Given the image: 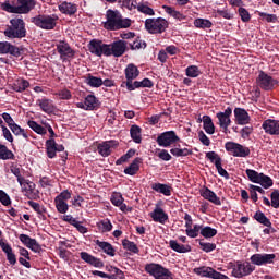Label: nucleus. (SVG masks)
Instances as JSON below:
<instances>
[{
	"label": "nucleus",
	"mask_w": 279,
	"mask_h": 279,
	"mask_svg": "<svg viewBox=\"0 0 279 279\" xmlns=\"http://www.w3.org/2000/svg\"><path fill=\"white\" fill-rule=\"evenodd\" d=\"M132 25L131 19H123L119 11L111 9L106 12V22L102 23V27L109 32H117L120 29H128Z\"/></svg>",
	"instance_id": "f257e3e1"
},
{
	"label": "nucleus",
	"mask_w": 279,
	"mask_h": 279,
	"mask_svg": "<svg viewBox=\"0 0 279 279\" xmlns=\"http://www.w3.org/2000/svg\"><path fill=\"white\" fill-rule=\"evenodd\" d=\"M10 26H7V29L3 31L9 39H22L27 37V28L25 27V22L23 19H11Z\"/></svg>",
	"instance_id": "f03ea898"
},
{
	"label": "nucleus",
	"mask_w": 279,
	"mask_h": 279,
	"mask_svg": "<svg viewBox=\"0 0 279 279\" xmlns=\"http://www.w3.org/2000/svg\"><path fill=\"white\" fill-rule=\"evenodd\" d=\"M59 16L56 14H38L31 17V24L44 31H52L58 26Z\"/></svg>",
	"instance_id": "7ed1b4c3"
},
{
	"label": "nucleus",
	"mask_w": 279,
	"mask_h": 279,
	"mask_svg": "<svg viewBox=\"0 0 279 279\" xmlns=\"http://www.w3.org/2000/svg\"><path fill=\"white\" fill-rule=\"evenodd\" d=\"M144 27L150 35H161L169 28V22L166 19H146Z\"/></svg>",
	"instance_id": "20e7f679"
},
{
	"label": "nucleus",
	"mask_w": 279,
	"mask_h": 279,
	"mask_svg": "<svg viewBox=\"0 0 279 279\" xmlns=\"http://www.w3.org/2000/svg\"><path fill=\"white\" fill-rule=\"evenodd\" d=\"M35 5L36 3L33 1L19 2V5H12L10 2H3L0 8H2L7 13L28 14Z\"/></svg>",
	"instance_id": "39448f33"
},
{
	"label": "nucleus",
	"mask_w": 279,
	"mask_h": 279,
	"mask_svg": "<svg viewBox=\"0 0 279 279\" xmlns=\"http://www.w3.org/2000/svg\"><path fill=\"white\" fill-rule=\"evenodd\" d=\"M144 270L155 279H173L172 271L157 263L147 264Z\"/></svg>",
	"instance_id": "423d86ee"
},
{
	"label": "nucleus",
	"mask_w": 279,
	"mask_h": 279,
	"mask_svg": "<svg viewBox=\"0 0 279 279\" xmlns=\"http://www.w3.org/2000/svg\"><path fill=\"white\" fill-rule=\"evenodd\" d=\"M255 84L258 88L265 92H271L277 86H279V81H277V78H274L272 76H269L268 73H265L263 70H260L258 71L257 78H255Z\"/></svg>",
	"instance_id": "0eeeda50"
},
{
	"label": "nucleus",
	"mask_w": 279,
	"mask_h": 279,
	"mask_svg": "<svg viewBox=\"0 0 279 279\" xmlns=\"http://www.w3.org/2000/svg\"><path fill=\"white\" fill-rule=\"evenodd\" d=\"M89 52L95 57H111V51L108 44H104L102 40L92 39L87 45Z\"/></svg>",
	"instance_id": "6e6552de"
},
{
	"label": "nucleus",
	"mask_w": 279,
	"mask_h": 279,
	"mask_svg": "<svg viewBox=\"0 0 279 279\" xmlns=\"http://www.w3.org/2000/svg\"><path fill=\"white\" fill-rule=\"evenodd\" d=\"M225 150L233 157L238 158H246L250 156L251 150L248 147L240 145L235 142H227L225 143Z\"/></svg>",
	"instance_id": "1a4fd4ad"
},
{
	"label": "nucleus",
	"mask_w": 279,
	"mask_h": 279,
	"mask_svg": "<svg viewBox=\"0 0 279 279\" xmlns=\"http://www.w3.org/2000/svg\"><path fill=\"white\" fill-rule=\"evenodd\" d=\"M179 142L180 137L177 135L175 131H166L156 137L158 146L163 148H169Z\"/></svg>",
	"instance_id": "9d476101"
},
{
	"label": "nucleus",
	"mask_w": 279,
	"mask_h": 279,
	"mask_svg": "<svg viewBox=\"0 0 279 279\" xmlns=\"http://www.w3.org/2000/svg\"><path fill=\"white\" fill-rule=\"evenodd\" d=\"M255 270L256 267L252 263L238 260L233 268V276L235 279H243L246 276H251Z\"/></svg>",
	"instance_id": "9b49d317"
},
{
	"label": "nucleus",
	"mask_w": 279,
	"mask_h": 279,
	"mask_svg": "<svg viewBox=\"0 0 279 279\" xmlns=\"http://www.w3.org/2000/svg\"><path fill=\"white\" fill-rule=\"evenodd\" d=\"M121 88L128 89V92H135L138 88H151L154 87V82L149 78H144L143 81H122L120 84Z\"/></svg>",
	"instance_id": "f8f14e48"
},
{
	"label": "nucleus",
	"mask_w": 279,
	"mask_h": 279,
	"mask_svg": "<svg viewBox=\"0 0 279 279\" xmlns=\"http://www.w3.org/2000/svg\"><path fill=\"white\" fill-rule=\"evenodd\" d=\"M194 274H196L197 276H201L202 278H207V279H230L226 275L207 266L194 268Z\"/></svg>",
	"instance_id": "ddd939ff"
},
{
	"label": "nucleus",
	"mask_w": 279,
	"mask_h": 279,
	"mask_svg": "<svg viewBox=\"0 0 279 279\" xmlns=\"http://www.w3.org/2000/svg\"><path fill=\"white\" fill-rule=\"evenodd\" d=\"M275 259H276V254H267V253H264V254L256 253L254 255H251L250 257L251 265H255L258 267L272 265L275 264Z\"/></svg>",
	"instance_id": "4468645a"
},
{
	"label": "nucleus",
	"mask_w": 279,
	"mask_h": 279,
	"mask_svg": "<svg viewBox=\"0 0 279 279\" xmlns=\"http://www.w3.org/2000/svg\"><path fill=\"white\" fill-rule=\"evenodd\" d=\"M233 113V109L231 107H228L225 109V111H220L216 113V118L219 121L218 124L220 129L223 130L225 133L229 130V126L231 125V114Z\"/></svg>",
	"instance_id": "2eb2a0df"
},
{
	"label": "nucleus",
	"mask_w": 279,
	"mask_h": 279,
	"mask_svg": "<svg viewBox=\"0 0 279 279\" xmlns=\"http://www.w3.org/2000/svg\"><path fill=\"white\" fill-rule=\"evenodd\" d=\"M122 8H128L129 10H135L137 9V12L144 13L147 16H155V11L148 5H144L143 3L138 2H131V1H122Z\"/></svg>",
	"instance_id": "dca6fc26"
},
{
	"label": "nucleus",
	"mask_w": 279,
	"mask_h": 279,
	"mask_svg": "<svg viewBox=\"0 0 279 279\" xmlns=\"http://www.w3.org/2000/svg\"><path fill=\"white\" fill-rule=\"evenodd\" d=\"M57 52L60 54V59L63 60V62L66 61V59H74L75 56L74 49L64 40L57 44Z\"/></svg>",
	"instance_id": "f3484780"
},
{
	"label": "nucleus",
	"mask_w": 279,
	"mask_h": 279,
	"mask_svg": "<svg viewBox=\"0 0 279 279\" xmlns=\"http://www.w3.org/2000/svg\"><path fill=\"white\" fill-rule=\"evenodd\" d=\"M110 56L120 58L126 52L128 43L125 40H116L112 44H109Z\"/></svg>",
	"instance_id": "a211bd4d"
},
{
	"label": "nucleus",
	"mask_w": 279,
	"mask_h": 279,
	"mask_svg": "<svg viewBox=\"0 0 279 279\" xmlns=\"http://www.w3.org/2000/svg\"><path fill=\"white\" fill-rule=\"evenodd\" d=\"M262 130L268 135L279 136V120L266 119L264 123H262Z\"/></svg>",
	"instance_id": "6ab92c4d"
},
{
	"label": "nucleus",
	"mask_w": 279,
	"mask_h": 279,
	"mask_svg": "<svg viewBox=\"0 0 279 279\" xmlns=\"http://www.w3.org/2000/svg\"><path fill=\"white\" fill-rule=\"evenodd\" d=\"M19 240L23 243L26 248L33 251L34 253L43 252V246L36 241V239L29 238L27 234L19 235Z\"/></svg>",
	"instance_id": "aec40b11"
},
{
	"label": "nucleus",
	"mask_w": 279,
	"mask_h": 279,
	"mask_svg": "<svg viewBox=\"0 0 279 279\" xmlns=\"http://www.w3.org/2000/svg\"><path fill=\"white\" fill-rule=\"evenodd\" d=\"M11 54L15 58L21 57V49L9 41H0V56Z\"/></svg>",
	"instance_id": "412c9836"
},
{
	"label": "nucleus",
	"mask_w": 279,
	"mask_h": 279,
	"mask_svg": "<svg viewBox=\"0 0 279 279\" xmlns=\"http://www.w3.org/2000/svg\"><path fill=\"white\" fill-rule=\"evenodd\" d=\"M80 258L85 262L87 265H90L94 268L101 269L105 267L104 260L98 257L90 255L88 252L80 253Z\"/></svg>",
	"instance_id": "4be33fe9"
},
{
	"label": "nucleus",
	"mask_w": 279,
	"mask_h": 279,
	"mask_svg": "<svg viewBox=\"0 0 279 279\" xmlns=\"http://www.w3.org/2000/svg\"><path fill=\"white\" fill-rule=\"evenodd\" d=\"M119 146L117 141H105L101 144H98L97 151L101 155V157H109L112 153V148Z\"/></svg>",
	"instance_id": "5701e85b"
},
{
	"label": "nucleus",
	"mask_w": 279,
	"mask_h": 279,
	"mask_svg": "<svg viewBox=\"0 0 279 279\" xmlns=\"http://www.w3.org/2000/svg\"><path fill=\"white\" fill-rule=\"evenodd\" d=\"M201 196L204 197V199H207L209 203H211L215 206L222 205L221 198L218 197V195H216V193L208 187H204V190L201 191Z\"/></svg>",
	"instance_id": "b1692460"
},
{
	"label": "nucleus",
	"mask_w": 279,
	"mask_h": 279,
	"mask_svg": "<svg viewBox=\"0 0 279 279\" xmlns=\"http://www.w3.org/2000/svg\"><path fill=\"white\" fill-rule=\"evenodd\" d=\"M0 248L3 253L7 254V260L10 263V265L15 266L16 265V255L13 253V248L9 243H5V241L0 240Z\"/></svg>",
	"instance_id": "393cba45"
},
{
	"label": "nucleus",
	"mask_w": 279,
	"mask_h": 279,
	"mask_svg": "<svg viewBox=\"0 0 279 279\" xmlns=\"http://www.w3.org/2000/svg\"><path fill=\"white\" fill-rule=\"evenodd\" d=\"M235 123L239 125L250 124V114L244 108L234 109Z\"/></svg>",
	"instance_id": "a878e982"
},
{
	"label": "nucleus",
	"mask_w": 279,
	"mask_h": 279,
	"mask_svg": "<svg viewBox=\"0 0 279 279\" xmlns=\"http://www.w3.org/2000/svg\"><path fill=\"white\" fill-rule=\"evenodd\" d=\"M150 218L155 221V222H159L161 225H165L166 221L169 220V215L166 214V211L156 206V208L154 209V211L150 213Z\"/></svg>",
	"instance_id": "bb28decb"
},
{
	"label": "nucleus",
	"mask_w": 279,
	"mask_h": 279,
	"mask_svg": "<svg viewBox=\"0 0 279 279\" xmlns=\"http://www.w3.org/2000/svg\"><path fill=\"white\" fill-rule=\"evenodd\" d=\"M124 75H125V81L123 82L135 81L136 77L140 76V70L134 63H131L125 68Z\"/></svg>",
	"instance_id": "cd10ccee"
},
{
	"label": "nucleus",
	"mask_w": 279,
	"mask_h": 279,
	"mask_svg": "<svg viewBox=\"0 0 279 279\" xmlns=\"http://www.w3.org/2000/svg\"><path fill=\"white\" fill-rule=\"evenodd\" d=\"M36 105L40 107V110L47 114L54 112V105L52 104V100H49L48 98L38 99Z\"/></svg>",
	"instance_id": "c85d7f7f"
},
{
	"label": "nucleus",
	"mask_w": 279,
	"mask_h": 279,
	"mask_svg": "<svg viewBox=\"0 0 279 279\" xmlns=\"http://www.w3.org/2000/svg\"><path fill=\"white\" fill-rule=\"evenodd\" d=\"M151 190L159 194H163L166 197H170L172 195V186L169 184L154 183L150 185Z\"/></svg>",
	"instance_id": "c756f323"
},
{
	"label": "nucleus",
	"mask_w": 279,
	"mask_h": 279,
	"mask_svg": "<svg viewBox=\"0 0 279 279\" xmlns=\"http://www.w3.org/2000/svg\"><path fill=\"white\" fill-rule=\"evenodd\" d=\"M143 163L142 157H136L133 159L131 166L124 169V174L125 175H135L140 171V165Z\"/></svg>",
	"instance_id": "7c9ffc66"
},
{
	"label": "nucleus",
	"mask_w": 279,
	"mask_h": 279,
	"mask_svg": "<svg viewBox=\"0 0 279 279\" xmlns=\"http://www.w3.org/2000/svg\"><path fill=\"white\" fill-rule=\"evenodd\" d=\"M59 10L61 13L72 16L77 12V5L72 2L64 1L59 5Z\"/></svg>",
	"instance_id": "2f4dec72"
},
{
	"label": "nucleus",
	"mask_w": 279,
	"mask_h": 279,
	"mask_svg": "<svg viewBox=\"0 0 279 279\" xmlns=\"http://www.w3.org/2000/svg\"><path fill=\"white\" fill-rule=\"evenodd\" d=\"M169 246L173 252H177L179 254H185L192 252V246L191 245H184V244H179L175 240H170Z\"/></svg>",
	"instance_id": "473e14b6"
},
{
	"label": "nucleus",
	"mask_w": 279,
	"mask_h": 279,
	"mask_svg": "<svg viewBox=\"0 0 279 279\" xmlns=\"http://www.w3.org/2000/svg\"><path fill=\"white\" fill-rule=\"evenodd\" d=\"M95 244L102 250L109 257H114L116 256V248H113L112 244L106 241H100L97 240L95 241Z\"/></svg>",
	"instance_id": "72a5a7b5"
},
{
	"label": "nucleus",
	"mask_w": 279,
	"mask_h": 279,
	"mask_svg": "<svg viewBox=\"0 0 279 279\" xmlns=\"http://www.w3.org/2000/svg\"><path fill=\"white\" fill-rule=\"evenodd\" d=\"M29 87V82L25 78H17L14 81L13 90L15 93H24Z\"/></svg>",
	"instance_id": "f704fd0d"
},
{
	"label": "nucleus",
	"mask_w": 279,
	"mask_h": 279,
	"mask_svg": "<svg viewBox=\"0 0 279 279\" xmlns=\"http://www.w3.org/2000/svg\"><path fill=\"white\" fill-rule=\"evenodd\" d=\"M58 150H56V141L54 138H49L46 141V155L49 159H54Z\"/></svg>",
	"instance_id": "c9c22d12"
},
{
	"label": "nucleus",
	"mask_w": 279,
	"mask_h": 279,
	"mask_svg": "<svg viewBox=\"0 0 279 279\" xmlns=\"http://www.w3.org/2000/svg\"><path fill=\"white\" fill-rule=\"evenodd\" d=\"M253 219L257 221L259 225H264V227L266 228H271V221L260 210L255 211Z\"/></svg>",
	"instance_id": "e433bc0d"
},
{
	"label": "nucleus",
	"mask_w": 279,
	"mask_h": 279,
	"mask_svg": "<svg viewBox=\"0 0 279 279\" xmlns=\"http://www.w3.org/2000/svg\"><path fill=\"white\" fill-rule=\"evenodd\" d=\"M15 156L5 145L0 143V160H14Z\"/></svg>",
	"instance_id": "4c0bfd02"
},
{
	"label": "nucleus",
	"mask_w": 279,
	"mask_h": 279,
	"mask_svg": "<svg viewBox=\"0 0 279 279\" xmlns=\"http://www.w3.org/2000/svg\"><path fill=\"white\" fill-rule=\"evenodd\" d=\"M131 138L136 144L142 143V128L137 124H133L131 126Z\"/></svg>",
	"instance_id": "58836bf2"
},
{
	"label": "nucleus",
	"mask_w": 279,
	"mask_h": 279,
	"mask_svg": "<svg viewBox=\"0 0 279 279\" xmlns=\"http://www.w3.org/2000/svg\"><path fill=\"white\" fill-rule=\"evenodd\" d=\"M86 84H87V86H90L92 88H100V86H102V84H104V80L93 76L90 74H87Z\"/></svg>",
	"instance_id": "ea45409f"
},
{
	"label": "nucleus",
	"mask_w": 279,
	"mask_h": 279,
	"mask_svg": "<svg viewBox=\"0 0 279 279\" xmlns=\"http://www.w3.org/2000/svg\"><path fill=\"white\" fill-rule=\"evenodd\" d=\"M202 230L203 227L201 225H194L193 228L186 227L185 233L190 239H196L201 234Z\"/></svg>",
	"instance_id": "a19ab883"
},
{
	"label": "nucleus",
	"mask_w": 279,
	"mask_h": 279,
	"mask_svg": "<svg viewBox=\"0 0 279 279\" xmlns=\"http://www.w3.org/2000/svg\"><path fill=\"white\" fill-rule=\"evenodd\" d=\"M203 128H204L205 132H206L208 135L215 134L216 126H215V124L213 123V120H211L210 117L204 116V124H203Z\"/></svg>",
	"instance_id": "79ce46f5"
},
{
	"label": "nucleus",
	"mask_w": 279,
	"mask_h": 279,
	"mask_svg": "<svg viewBox=\"0 0 279 279\" xmlns=\"http://www.w3.org/2000/svg\"><path fill=\"white\" fill-rule=\"evenodd\" d=\"M193 24L194 27L199 29H210L213 27V23L208 19H196Z\"/></svg>",
	"instance_id": "37998d69"
},
{
	"label": "nucleus",
	"mask_w": 279,
	"mask_h": 279,
	"mask_svg": "<svg viewBox=\"0 0 279 279\" xmlns=\"http://www.w3.org/2000/svg\"><path fill=\"white\" fill-rule=\"evenodd\" d=\"M27 124L31 130L36 132L37 135H47V130L45 126L38 124L36 121L29 120Z\"/></svg>",
	"instance_id": "c03bdc74"
},
{
	"label": "nucleus",
	"mask_w": 279,
	"mask_h": 279,
	"mask_svg": "<svg viewBox=\"0 0 279 279\" xmlns=\"http://www.w3.org/2000/svg\"><path fill=\"white\" fill-rule=\"evenodd\" d=\"M122 248H124L128 252H131L133 254H138L140 248L135 244V242L129 241L128 239L122 240Z\"/></svg>",
	"instance_id": "a18cd8bd"
},
{
	"label": "nucleus",
	"mask_w": 279,
	"mask_h": 279,
	"mask_svg": "<svg viewBox=\"0 0 279 279\" xmlns=\"http://www.w3.org/2000/svg\"><path fill=\"white\" fill-rule=\"evenodd\" d=\"M162 9L166 11L167 14H169L173 19H177L178 21L185 20V16L182 13H180L179 11H175V9L172 7L162 5Z\"/></svg>",
	"instance_id": "49530a36"
},
{
	"label": "nucleus",
	"mask_w": 279,
	"mask_h": 279,
	"mask_svg": "<svg viewBox=\"0 0 279 279\" xmlns=\"http://www.w3.org/2000/svg\"><path fill=\"white\" fill-rule=\"evenodd\" d=\"M170 154L173 157H189L193 155V151L190 148H172L170 149Z\"/></svg>",
	"instance_id": "de8ad7c7"
},
{
	"label": "nucleus",
	"mask_w": 279,
	"mask_h": 279,
	"mask_svg": "<svg viewBox=\"0 0 279 279\" xmlns=\"http://www.w3.org/2000/svg\"><path fill=\"white\" fill-rule=\"evenodd\" d=\"M202 238L204 239H213L215 238L216 235H218V230H216L215 228H211V227H203L202 230H201V233Z\"/></svg>",
	"instance_id": "09e8293b"
},
{
	"label": "nucleus",
	"mask_w": 279,
	"mask_h": 279,
	"mask_svg": "<svg viewBox=\"0 0 279 279\" xmlns=\"http://www.w3.org/2000/svg\"><path fill=\"white\" fill-rule=\"evenodd\" d=\"M84 104L87 106V111L96 110V108H98V100L94 95H87Z\"/></svg>",
	"instance_id": "8fccbe9b"
},
{
	"label": "nucleus",
	"mask_w": 279,
	"mask_h": 279,
	"mask_svg": "<svg viewBox=\"0 0 279 279\" xmlns=\"http://www.w3.org/2000/svg\"><path fill=\"white\" fill-rule=\"evenodd\" d=\"M8 128H10L11 132H13L15 136H22L23 138L28 140L27 132L19 124L8 125Z\"/></svg>",
	"instance_id": "3c124183"
},
{
	"label": "nucleus",
	"mask_w": 279,
	"mask_h": 279,
	"mask_svg": "<svg viewBox=\"0 0 279 279\" xmlns=\"http://www.w3.org/2000/svg\"><path fill=\"white\" fill-rule=\"evenodd\" d=\"M245 173L248 177V180L253 183L258 182L260 179L265 178L264 173H259L256 170L252 169H246Z\"/></svg>",
	"instance_id": "603ef678"
},
{
	"label": "nucleus",
	"mask_w": 279,
	"mask_h": 279,
	"mask_svg": "<svg viewBox=\"0 0 279 279\" xmlns=\"http://www.w3.org/2000/svg\"><path fill=\"white\" fill-rule=\"evenodd\" d=\"M205 158L208 159L209 162L215 163V167L222 165V159L216 151H207Z\"/></svg>",
	"instance_id": "864d4df0"
},
{
	"label": "nucleus",
	"mask_w": 279,
	"mask_h": 279,
	"mask_svg": "<svg viewBox=\"0 0 279 279\" xmlns=\"http://www.w3.org/2000/svg\"><path fill=\"white\" fill-rule=\"evenodd\" d=\"M97 228L100 229L102 233L111 232L112 231V223L109 219H102L101 221L97 222Z\"/></svg>",
	"instance_id": "5fc2aeb1"
},
{
	"label": "nucleus",
	"mask_w": 279,
	"mask_h": 279,
	"mask_svg": "<svg viewBox=\"0 0 279 279\" xmlns=\"http://www.w3.org/2000/svg\"><path fill=\"white\" fill-rule=\"evenodd\" d=\"M254 184H260L264 189H270L275 182L270 177L264 175L263 178L258 179V181H255Z\"/></svg>",
	"instance_id": "6e6d98bb"
},
{
	"label": "nucleus",
	"mask_w": 279,
	"mask_h": 279,
	"mask_svg": "<svg viewBox=\"0 0 279 279\" xmlns=\"http://www.w3.org/2000/svg\"><path fill=\"white\" fill-rule=\"evenodd\" d=\"M185 75L186 77H199L201 75V70L196 65H190L189 68L185 69Z\"/></svg>",
	"instance_id": "4d7b16f0"
},
{
	"label": "nucleus",
	"mask_w": 279,
	"mask_h": 279,
	"mask_svg": "<svg viewBox=\"0 0 279 279\" xmlns=\"http://www.w3.org/2000/svg\"><path fill=\"white\" fill-rule=\"evenodd\" d=\"M123 202H124V198L120 192L112 193V196L110 197V203H112L113 206H121V204H123Z\"/></svg>",
	"instance_id": "13d9d810"
},
{
	"label": "nucleus",
	"mask_w": 279,
	"mask_h": 279,
	"mask_svg": "<svg viewBox=\"0 0 279 279\" xmlns=\"http://www.w3.org/2000/svg\"><path fill=\"white\" fill-rule=\"evenodd\" d=\"M0 204L5 207L12 206V198L3 190H0Z\"/></svg>",
	"instance_id": "bf43d9fd"
},
{
	"label": "nucleus",
	"mask_w": 279,
	"mask_h": 279,
	"mask_svg": "<svg viewBox=\"0 0 279 279\" xmlns=\"http://www.w3.org/2000/svg\"><path fill=\"white\" fill-rule=\"evenodd\" d=\"M199 246H201L202 252H205V253H211L216 250V244L206 243L203 240H199Z\"/></svg>",
	"instance_id": "052dcab7"
},
{
	"label": "nucleus",
	"mask_w": 279,
	"mask_h": 279,
	"mask_svg": "<svg viewBox=\"0 0 279 279\" xmlns=\"http://www.w3.org/2000/svg\"><path fill=\"white\" fill-rule=\"evenodd\" d=\"M238 13H239L240 20H242L243 23H248L252 20L250 12L246 11L245 8H239Z\"/></svg>",
	"instance_id": "680f3d73"
},
{
	"label": "nucleus",
	"mask_w": 279,
	"mask_h": 279,
	"mask_svg": "<svg viewBox=\"0 0 279 279\" xmlns=\"http://www.w3.org/2000/svg\"><path fill=\"white\" fill-rule=\"evenodd\" d=\"M270 203L272 208H279V190H274L270 193Z\"/></svg>",
	"instance_id": "e2e57ef3"
},
{
	"label": "nucleus",
	"mask_w": 279,
	"mask_h": 279,
	"mask_svg": "<svg viewBox=\"0 0 279 279\" xmlns=\"http://www.w3.org/2000/svg\"><path fill=\"white\" fill-rule=\"evenodd\" d=\"M131 46V50H140V49H144L147 47V44L145 40L140 39V37L136 38L135 41H133V44H130Z\"/></svg>",
	"instance_id": "0e129e2a"
},
{
	"label": "nucleus",
	"mask_w": 279,
	"mask_h": 279,
	"mask_svg": "<svg viewBox=\"0 0 279 279\" xmlns=\"http://www.w3.org/2000/svg\"><path fill=\"white\" fill-rule=\"evenodd\" d=\"M53 204L56 205L57 211L59 214H66L70 206H68L66 202H56L53 201Z\"/></svg>",
	"instance_id": "69168bd1"
},
{
	"label": "nucleus",
	"mask_w": 279,
	"mask_h": 279,
	"mask_svg": "<svg viewBox=\"0 0 279 279\" xmlns=\"http://www.w3.org/2000/svg\"><path fill=\"white\" fill-rule=\"evenodd\" d=\"M68 199H71V192L69 190H63V192H60V194L53 198V202H66Z\"/></svg>",
	"instance_id": "338daca9"
},
{
	"label": "nucleus",
	"mask_w": 279,
	"mask_h": 279,
	"mask_svg": "<svg viewBox=\"0 0 279 279\" xmlns=\"http://www.w3.org/2000/svg\"><path fill=\"white\" fill-rule=\"evenodd\" d=\"M258 16H260L262 20L266 21V23H276L277 22V16L275 14L258 12Z\"/></svg>",
	"instance_id": "774afa93"
}]
</instances>
